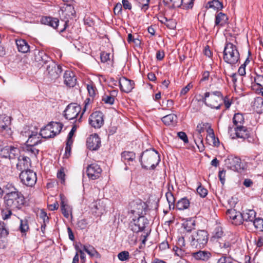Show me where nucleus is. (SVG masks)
<instances>
[{
	"instance_id": "63",
	"label": "nucleus",
	"mask_w": 263,
	"mask_h": 263,
	"mask_svg": "<svg viewBox=\"0 0 263 263\" xmlns=\"http://www.w3.org/2000/svg\"><path fill=\"white\" fill-rule=\"evenodd\" d=\"M87 224L86 220L81 219L78 221L77 226L81 230H83L86 228Z\"/></svg>"
},
{
	"instance_id": "59",
	"label": "nucleus",
	"mask_w": 263,
	"mask_h": 263,
	"mask_svg": "<svg viewBox=\"0 0 263 263\" xmlns=\"http://www.w3.org/2000/svg\"><path fill=\"white\" fill-rule=\"evenodd\" d=\"M122 5L120 3H117L114 9V12L115 15H120L122 13Z\"/></svg>"
},
{
	"instance_id": "24",
	"label": "nucleus",
	"mask_w": 263,
	"mask_h": 263,
	"mask_svg": "<svg viewBox=\"0 0 263 263\" xmlns=\"http://www.w3.org/2000/svg\"><path fill=\"white\" fill-rule=\"evenodd\" d=\"M11 119L10 117L5 115L0 116V128L6 130L9 136L12 133L10 127L11 123Z\"/></svg>"
},
{
	"instance_id": "17",
	"label": "nucleus",
	"mask_w": 263,
	"mask_h": 263,
	"mask_svg": "<svg viewBox=\"0 0 263 263\" xmlns=\"http://www.w3.org/2000/svg\"><path fill=\"white\" fill-rule=\"evenodd\" d=\"M19 153V149L13 146H7L2 149V154L3 157L8 158L9 159H14L18 157Z\"/></svg>"
},
{
	"instance_id": "9",
	"label": "nucleus",
	"mask_w": 263,
	"mask_h": 263,
	"mask_svg": "<svg viewBox=\"0 0 263 263\" xmlns=\"http://www.w3.org/2000/svg\"><path fill=\"white\" fill-rule=\"evenodd\" d=\"M81 110V106L76 103H70L64 110V117L67 120H71L79 118Z\"/></svg>"
},
{
	"instance_id": "49",
	"label": "nucleus",
	"mask_w": 263,
	"mask_h": 263,
	"mask_svg": "<svg viewBox=\"0 0 263 263\" xmlns=\"http://www.w3.org/2000/svg\"><path fill=\"white\" fill-rule=\"evenodd\" d=\"M255 228L260 231H263V219L256 218L253 222Z\"/></svg>"
},
{
	"instance_id": "12",
	"label": "nucleus",
	"mask_w": 263,
	"mask_h": 263,
	"mask_svg": "<svg viewBox=\"0 0 263 263\" xmlns=\"http://www.w3.org/2000/svg\"><path fill=\"white\" fill-rule=\"evenodd\" d=\"M148 224V221L144 216H139L137 218L133 219L130 224L131 230L134 232L138 233L143 231Z\"/></svg>"
},
{
	"instance_id": "18",
	"label": "nucleus",
	"mask_w": 263,
	"mask_h": 263,
	"mask_svg": "<svg viewBox=\"0 0 263 263\" xmlns=\"http://www.w3.org/2000/svg\"><path fill=\"white\" fill-rule=\"evenodd\" d=\"M86 145L90 150H97L101 146V140L99 136L96 134L90 135L87 138Z\"/></svg>"
},
{
	"instance_id": "58",
	"label": "nucleus",
	"mask_w": 263,
	"mask_h": 263,
	"mask_svg": "<svg viewBox=\"0 0 263 263\" xmlns=\"http://www.w3.org/2000/svg\"><path fill=\"white\" fill-rule=\"evenodd\" d=\"M52 17L50 16L43 17L41 19V22L45 25L51 26Z\"/></svg>"
},
{
	"instance_id": "56",
	"label": "nucleus",
	"mask_w": 263,
	"mask_h": 263,
	"mask_svg": "<svg viewBox=\"0 0 263 263\" xmlns=\"http://www.w3.org/2000/svg\"><path fill=\"white\" fill-rule=\"evenodd\" d=\"M65 176L63 168L60 169L57 173V177L60 180L62 184H64L65 183Z\"/></svg>"
},
{
	"instance_id": "22",
	"label": "nucleus",
	"mask_w": 263,
	"mask_h": 263,
	"mask_svg": "<svg viewBox=\"0 0 263 263\" xmlns=\"http://www.w3.org/2000/svg\"><path fill=\"white\" fill-rule=\"evenodd\" d=\"M64 82L68 87H74L77 83L74 72L70 70H66L64 74Z\"/></svg>"
},
{
	"instance_id": "29",
	"label": "nucleus",
	"mask_w": 263,
	"mask_h": 263,
	"mask_svg": "<svg viewBox=\"0 0 263 263\" xmlns=\"http://www.w3.org/2000/svg\"><path fill=\"white\" fill-rule=\"evenodd\" d=\"M81 246L83 249L91 257L97 258H101V255L93 246L90 245H82L81 244Z\"/></svg>"
},
{
	"instance_id": "64",
	"label": "nucleus",
	"mask_w": 263,
	"mask_h": 263,
	"mask_svg": "<svg viewBox=\"0 0 263 263\" xmlns=\"http://www.w3.org/2000/svg\"><path fill=\"white\" fill-rule=\"evenodd\" d=\"M193 87V85L191 83L188 84L185 87H183L180 91V96H184L187 93V92L191 89Z\"/></svg>"
},
{
	"instance_id": "50",
	"label": "nucleus",
	"mask_w": 263,
	"mask_h": 263,
	"mask_svg": "<svg viewBox=\"0 0 263 263\" xmlns=\"http://www.w3.org/2000/svg\"><path fill=\"white\" fill-rule=\"evenodd\" d=\"M254 81L256 84V85L253 86L254 87L256 85L259 88H261V89H263V76L257 75L256 77L254 78Z\"/></svg>"
},
{
	"instance_id": "52",
	"label": "nucleus",
	"mask_w": 263,
	"mask_h": 263,
	"mask_svg": "<svg viewBox=\"0 0 263 263\" xmlns=\"http://www.w3.org/2000/svg\"><path fill=\"white\" fill-rule=\"evenodd\" d=\"M100 59L102 63H108L110 61V54L109 53L102 52L100 55Z\"/></svg>"
},
{
	"instance_id": "21",
	"label": "nucleus",
	"mask_w": 263,
	"mask_h": 263,
	"mask_svg": "<svg viewBox=\"0 0 263 263\" xmlns=\"http://www.w3.org/2000/svg\"><path fill=\"white\" fill-rule=\"evenodd\" d=\"M131 213L134 215L139 216H143V212L145 211V204L144 202L139 200L137 202H133L132 203Z\"/></svg>"
},
{
	"instance_id": "19",
	"label": "nucleus",
	"mask_w": 263,
	"mask_h": 263,
	"mask_svg": "<svg viewBox=\"0 0 263 263\" xmlns=\"http://www.w3.org/2000/svg\"><path fill=\"white\" fill-rule=\"evenodd\" d=\"M119 86L121 91L129 93L134 88L135 83L133 80L122 77L119 80Z\"/></svg>"
},
{
	"instance_id": "62",
	"label": "nucleus",
	"mask_w": 263,
	"mask_h": 263,
	"mask_svg": "<svg viewBox=\"0 0 263 263\" xmlns=\"http://www.w3.org/2000/svg\"><path fill=\"white\" fill-rule=\"evenodd\" d=\"M73 143V141H71V143H69L68 141H66V146H65V156L68 157L70 156L71 153V146Z\"/></svg>"
},
{
	"instance_id": "8",
	"label": "nucleus",
	"mask_w": 263,
	"mask_h": 263,
	"mask_svg": "<svg viewBox=\"0 0 263 263\" xmlns=\"http://www.w3.org/2000/svg\"><path fill=\"white\" fill-rule=\"evenodd\" d=\"M227 167L232 171L241 173L245 169V165L241 159L237 157L230 156L225 161Z\"/></svg>"
},
{
	"instance_id": "48",
	"label": "nucleus",
	"mask_w": 263,
	"mask_h": 263,
	"mask_svg": "<svg viewBox=\"0 0 263 263\" xmlns=\"http://www.w3.org/2000/svg\"><path fill=\"white\" fill-rule=\"evenodd\" d=\"M165 196L167 201L169 204L170 209L171 208L172 206L174 209L175 206L174 203L175 200L173 194L171 192H168L166 193Z\"/></svg>"
},
{
	"instance_id": "26",
	"label": "nucleus",
	"mask_w": 263,
	"mask_h": 263,
	"mask_svg": "<svg viewBox=\"0 0 263 263\" xmlns=\"http://www.w3.org/2000/svg\"><path fill=\"white\" fill-rule=\"evenodd\" d=\"M242 221L253 222L256 218V212L254 210L246 209L241 213Z\"/></svg>"
},
{
	"instance_id": "10",
	"label": "nucleus",
	"mask_w": 263,
	"mask_h": 263,
	"mask_svg": "<svg viewBox=\"0 0 263 263\" xmlns=\"http://www.w3.org/2000/svg\"><path fill=\"white\" fill-rule=\"evenodd\" d=\"M25 130L22 132L21 134L23 136L28 137L26 144L35 146L41 143V133L39 134L37 130L32 131L29 129L27 130L25 129Z\"/></svg>"
},
{
	"instance_id": "23",
	"label": "nucleus",
	"mask_w": 263,
	"mask_h": 263,
	"mask_svg": "<svg viewBox=\"0 0 263 263\" xmlns=\"http://www.w3.org/2000/svg\"><path fill=\"white\" fill-rule=\"evenodd\" d=\"M34 59L40 64L47 65L49 61H52L44 51L36 50L34 52Z\"/></svg>"
},
{
	"instance_id": "6",
	"label": "nucleus",
	"mask_w": 263,
	"mask_h": 263,
	"mask_svg": "<svg viewBox=\"0 0 263 263\" xmlns=\"http://www.w3.org/2000/svg\"><path fill=\"white\" fill-rule=\"evenodd\" d=\"M63 127L61 123L51 122L41 130V135L46 139L53 138L60 133Z\"/></svg>"
},
{
	"instance_id": "3",
	"label": "nucleus",
	"mask_w": 263,
	"mask_h": 263,
	"mask_svg": "<svg viewBox=\"0 0 263 263\" xmlns=\"http://www.w3.org/2000/svg\"><path fill=\"white\" fill-rule=\"evenodd\" d=\"M4 199L7 208L13 211L21 209L25 203L24 196L19 191L9 195H5Z\"/></svg>"
},
{
	"instance_id": "57",
	"label": "nucleus",
	"mask_w": 263,
	"mask_h": 263,
	"mask_svg": "<svg viewBox=\"0 0 263 263\" xmlns=\"http://www.w3.org/2000/svg\"><path fill=\"white\" fill-rule=\"evenodd\" d=\"M173 250L175 252V254L178 256L181 257L184 255V248L175 246L173 248Z\"/></svg>"
},
{
	"instance_id": "39",
	"label": "nucleus",
	"mask_w": 263,
	"mask_h": 263,
	"mask_svg": "<svg viewBox=\"0 0 263 263\" xmlns=\"http://www.w3.org/2000/svg\"><path fill=\"white\" fill-rule=\"evenodd\" d=\"M60 15L61 21L64 22V27L59 30V32L61 33L64 32L68 26L70 15L67 13L66 10H62Z\"/></svg>"
},
{
	"instance_id": "11",
	"label": "nucleus",
	"mask_w": 263,
	"mask_h": 263,
	"mask_svg": "<svg viewBox=\"0 0 263 263\" xmlns=\"http://www.w3.org/2000/svg\"><path fill=\"white\" fill-rule=\"evenodd\" d=\"M234 133L233 134L231 133V132H232V129L230 128L229 129V132L232 139L240 138L244 140L245 139H249L250 137V131L246 126H241L234 127Z\"/></svg>"
},
{
	"instance_id": "4",
	"label": "nucleus",
	"mask_w": 263,
	"mask_h": 263,
	"mask_svg": "<svg viewBox=\"0 0 263 263\" xmlns=\"http://www.w3.org/2000/svg\"><path fill=\"white\" fill-rule=\"evenodd\" d=\"M223 60L227 63L235 66L240 60V54L237 47L231 43H227L223 50Z\"/></svg>"
},
{
	"instance_id": "51",
	"label": "nucleus",
	"mask_w": 263,
	"mask_h": 263,
	"mask_svg": "<svg viewBox=\"0 0 263 263\" xmlns=\"http://www.w3.org/2000/svg\"><path fill=\"white\" fill-rule=\"evenodd\" d=\"M29 229L28 221L26 219L21 220L20 230L22 233H26Z\"/></svg>"
},
{
	"instance_id": "32",
	"label": "nucleus",
	"mask_w": 263,
	"mask_h": 263,
	"mask_svg": "<svg viewBox=\"0 0 263 263\" xmlns=\"http://www.w3.org/2000/svg\"><path fill=\"white\" fill-rule=\"evenodd\" d=\"M100 202L101 200H99L92 202L91 205V208L92 212L95 213L97 216L102 215L105 210L104 206L101 205Z\"/></svg>"
},
{
	"instance_id": "36",
	"label": "nucleus",
	"mask_w": 263,
	"mask_h": 263,
	"mask_svg": "<svg viewBox=\"0 0 263 263\" xmlns=\"http://www.w3.org/2000/svg\"><path fill=\"white\" fill-rule=\"evenodd\" d=\"M61 211L64 217L66 218H68L70 214H71V209L70 206L66 204L64 201L62 196L61 195Z\"/></svg>"
},
{
	"instance_id": "33",
	"label": "nucleus",
	"mask_w": 263,
	"mask_h": 263,
	"mask_svg": "<svg viewBox=\"0 0 263 263\" xmlns=\"http://www.w3.org/2000/svg\"><path fill=\"white\" fill-rule=\"evenodd\" d=\"M228 17L226 14L222 12L218 13L215 17V25L224 26L227 23Z\"/></svg>"
},
{
	"instance_id": "1",
	"label": "nucleus",
	"mask_w": 263,
	"mask_h": 263,
	"mask_svg": "<svg viewBox=\"0 0 263 263\" xmlns=\"http://www.w3.org/2000/svg\"><path fill=\"white\" fill-rule=\"evenodd\" d=\"M158 153L154 149L146 150L141 155L140 161L142 167L145 169H154L159 162Z\"/></svg>"
},
{
	"instance_id": "53",
	"label": "nucleus",
	"mask_w": 263,
	"mask_h": 263,
	"mask_svg": "<svg viewBox=\"0 0 263 263\" xmlns=\"http://www.w3.org/2000/svg\"><path fill=\"white\" fill-rule=\"evenodd\" d=\"M118 257L121 261L127 260L129 257V252L127 251H122L118 254Z\"/></svg>"
},
{
	"instance_id": "45",
	"label": "nucleus",
	"mask_w": 263,
	"mask_h": 263,
	"mask_svg": "<svg viewBox=\"0 0 263 263\" xmlns=\"http://www.w3.org/2000/svg\"><path fill=\"white\" fill-rule=\"evenodd\" d=\"M164 2L172 7H179L183 2V0H164Z\"/></svg>"
},
{
	"instance_id": "35",
	"label": "nucleus",
	"mask_w": 263,
	"mask_h": 263,
	"mask_svg": "<svg viewBox=\"0 0 263 263\" xmlns=\"http://www.w3.org/2000/svg\"><path fill=\"white\" fill-rule=\"evenodd\" d=\"M24 152L26 155H29L30 157H35L38 154L39 150L36 149L34 145L26 144V146L24 148Z\"/></svg>"
},
{
	"instance_id": "37",
	"label": "nucleus",
	"mask_w": 263,
	"mask_h": 263,
	"mask_svg": "<svg viewBox=\"0 0 263 263\" xmlns=\"http://www.w3.org/2000/svg\"><path fill=\"white\" fill-rule=\"evenodd\" d=\"M233 122L235 127L243 126L244 118L242 114L240 113L235 114L233 118Z\"/></svg>"
},
{
	"instance_id": "14",
	"label": "nucleus",
	"mask_w": 263,
	"mask_h": 263,
	"mask_svg": "<svg viewBox=\"0 0 263 263\" xmlns=\"http://www.w3.org/2000/svg\"><path fill=\"white\" fill-rule=\"evenodd\" d=\"M103 114L101 111L93 112L89 118V123L95 128H100L104 124Z\"/></svg>"
},
{
	"instance_id": "16",
	"label": "nucleus",
	"mask_w": 263,
	"mask_h": 263,
	"mask_svg": "<svg viewBox=\"0 0 263 263\" xmlns=\"http://www.w3.org/2000/svg\"><path fill=\"white\" fill-rule=\"evenodd\" d=\"M227 218L235 225H240L242 223L241 213L231 209L227 210Z\"/></svg>"
},
{
	"instance_id": "46",
	"label": "nucleus",
	"mask_w": 263,
	"mask_h": 263,
	"mask_svg": "<svg viewBox=\"0 0 263 263\" xmlns=\"http://www.w3.org/2000/svg\"><path fill=\"white\" fill-rule=\"evenodd\" d=\"M208 125V123H201L198 124L197 128H196V131L198 133V137L199 138V141H200L201 143H202V139L201 138V134L203 133L204 130V128L206 126V125Z\"/></svg>"
},
{
	"instance_id": "27",
	"label": "nucleus",
	"mask_w": 263,
	"mask_h": 263,
	"mask_svg": "<svg viewBox=\"0 0 263 263\" xmlns=\"http://www.w3.org/2000/svg\"><path fill=\"white\" fill-rule=\"evenodd\" d=\"M208 135L206 138L207 142L209 145L217 146L219 143V140L216 138L213 130L209 127L207 129Z\"/></svg>"
},
{
	"instance_id": "20",
	"label": "nucleus",
	"mask_w": 263,
	"mask_h": 263,
	"mask_svg": "<svg viewBox=\"0 0 263 263\" xmlns=\"http://www.w3.org/2000/svg\"><path fill=\"white\" fill-rule=\"evenodd\" d=\"M31 166V160L28 156H20L18 157V162L16 164V168L19 171H25L29 170Z\"/></svg>"
},
{
	"instance_id": "42",
	"label": "nucleus",
	"mask_w": 263,
	"mask_h": 263,
	"mask_svg": "<svg viewBox=\"0 0 263 263\" xmlns=\"http://www.w3.org/2000/svg\"><path fill=\"white\" fill-rule=\"evenodd\" d=\"M150 0H135L136 5L145 12L149 8Z\"/></svg>"
},
{
	"instance_id": "55",
	"label": "nucleus",
	"mask_w": 263,
	"mask_h": 263,
	"mask_svg": "<svg viewBox=\"0 0 263 263\" xmlns=\"http://www.w3.org/2000/svg\"><path fill=\"white\" fill-rule=\"evenodd\" d=\"M165 25L170 29H174L176 26V22L173 19H167Z\"/></svg>"
},
{
	"instance_id": "5",
	"label": "nucleus",
	"mask_w": 263,
	"mask_h": 263,
	"mask_svg": "<svg viewBox=\"0 0 263 263\" xmlns=\"http://www.w3.org/2000/svg\"><path fill=\"white\" fill-rule=\"evenodd\" d=\"M208 236L205 230H198L193 233L190 238L191 246L194 248H203L208 242Z\"/></svg>"
},
{
	"instance_id": "44",
	"label": "nucleus",
	"mask_w": 263,
	"mask_h": 263,
	"mask_svg": "<svg viewBox=\"0 0 263 263\" xmlns=\"http://www.w3.org/2000/svg\"><path fill=\"white\" fill-rule=\"evenodd\" d=\"M9 234L8 229L4 222L0 221V238H5Z\"/></svg>"
},
{
	"instance_id": "47",
	"label": "nucleus",
	"mask_w": 263,
	"mask_h": 263,
	"mask_svg": "<svg viewBox=\"0 0 263 263\" xmlns=\"http://www.w3.org/2000/svg\"><path fill=\"white\" fill-rule=\"evenodd\" d=\"M223 235V231L222 228L220 226H217L214 229L213 232V238H220Z\"/></svg>"
},
{
	"instance_id": "31",
	"label": "nucleus",
	"mask_w": 263,
	"mask_h": 263,
	"mask_svg": "<svg viewBox=\"0 0 263 263\" xmlns=\"http://www.w3.org/2000/svg\"><path fill=\"white\" fill-rule=\"evenodd\" d=\"M117 93L118 91L117 90H112L108 94L105 93L102 97V100L106 104L112 105L115 102V98Z\"/></svg>"
},
{
	"instance_id": "61",
	"label": "nucleus",
	"mask_w": 263,
	"mask_h": 263,
	"mask_svg": "<svg viewBox=\"0 0 263 263\" xmlns=\"http://www.w3.org/2000/svg\"><path fill=\"white\" fill-rule=\"evenodd\" d=\"M12 211L13 210L7 209V210L2 211L3 219L6 220L9 218L12 215Z\"/></svg>"
},
{
	"instance_id": "40",
	"label": "nucleus",
	"mask_w": 263,
	"mask_h": 263,
	"mask_svg": "<svg viewBox=\"0 0 263 263\" xmlns=\"http://www.w3.org/2000/svg\"><path fill=\"white\" fill-rule=\"evenodd\" d=\"M206 7L218 11L222 9L223 5L221 2L218 0H213L208 2Z\"/></svg>"
},
{
	"instance_id": "2",
	"label": "nucleus",
	"mask_w": 263,
	"mask_h": 263,
	"mask_svg": "<svg viewBox=\"0 0 263 263\" xmlns=\"http://www.w3.org/2000/svg\"><path fill=\"white\" fill-rule=\"evenodd\" d=\"M200 100L206 106L219 109L223 103V96L219 91L206 92Z\"/></svg>"
},
{
	"instance_id": "7",
	"label": "nucleus",
	"mask_w": 263,
	"mask_h": 263,
	"mask_svg": "<svg viewBox=\"0 0 263 263\" xmlns=\"http://www.w3.org/2000/svg\"><path fill=\"white\" fill-rule=\"evenodd\" d=\"M19 177L23 184L29 187L33 186L37 180L36 173L31 170L22 171Z\"/></svg>"
},
{
	"instance_id": "30",
	"label": "nucleus",
	"mask_w": 263,
	"mask_h": 263,
	"mask_svg": "<svg viewBox=\"0 0 263 263\" xmlns=\"http://www.w3.org/2000/svg\"><path fill=\"white\" fill-rule=\"evenodd\" d=\"M15 42L18 51L22 53H27L29 51L30 47L25 40H16Z\"/></svg>"
},
{
	"instance_id": "54",
	"label": "nucleus",
	"mask_w": 263,
	"mask_h": 263,
	"mask_svg": "<svg viewBox=\"0 0 263 263\" xmlns=\"http://www.w3.org/2000/svg\"><path fill=\"white\" fill-rule=\"evenodd\" d=\"M197 192L202 198L205 197L208 194V190L201 185L197 187Z\"/></svg>"
},
{
	"instance_id": "28",
	"label": "nucleus",
	"mask_w": 263,
	"mask_h": 263,
	"mask_svg": "<svg viewBox=\"0 0 263 263\" xmlns=\"http://www.w3.org/2000/svg\"><path fill=\"white\" fill-rule=\"evenodd\" d=\"M177 116L172 114L164 116L161 120L166 125H174L177 123Z\"/></svg>"
},
{
	"instance_id": "13",
	"label": "nucleus",
	"mask_w": 263,
	"mask_h": 263,
	"mask_svg": "<svg viewBox=\"0 0 263 263\" xmlns=\"http://www.w3.org/2000/svg\"><path fill=\"white\" fill-rule=\"evenodd\" d=\"M46 69L49 78L51 80L58 78L62 71V67L57 65L53 61H49V63L46 65Z\"/></svg>"
},
{
	"instance_id": "38",
	"label": "nucleus",
	"mask_w": 263,
	"mask_h": 263,
	"mask_svg": "<svg viewBox=\"0 0 263 263\" xmlns=\"http://www.w3.org/2000/svg\"><path fill=\"white\" fill-rule=\"evenodd\" d=\"M190 206V201L186 198H183L179 200L176 204V208L179 210H183L187 209Z\"/></svg>"
},
{
	"instance_id": "34",
	"label": "nucleus",
	"mask_w": 263,
	"mask_h": 263,
	"mask_svg": "<svg viewBox=\"0 0 263 263\" xmlns=\"http://www.w3.org/2000/svg\"><path fill=\"white\" fill-rule=\"evenodd\" d=\"M121 158L125 164H130V162L133 161L135 159V154L133 152L125 151L121 154Z\"/></svg>"
},
{
	"instance_id": "60",
	"label": "nucleus",
	"mask_w": 263,
	"mask_h": 263,
	"mask_svg": "<svg viewBox=\"0 0 263 263\" xmlns=\"http://www.w3.org/2000/svg\"><path fill=\"white\" fill-rule=\"evenodd\" d=\"M224 255L219 258L217 263H233L232 258L228 257Z\"/></svg>"
},
{
	"instance_id": "43",
	"label": "nucleus",
	"mask_w": 263,
	"mask_h": 263,
	"mask_svg": "<svg viewBox=\"0 0 263 263\" xmlns=\"http://www.w3.org/2000/svg\"><path fill=\"white\" fill-rule=\"evenodd\" d=\"M3 190L6 192L5 195H9L12 193L13 194V193L18 192V190L11 183L6 184L4 187Z\"/></svg>"
},
{
	"instance_id": "15",
	"label": "nucleus",
	"mask_w": 263,
	"mask_h": 263,
	"mask_svg": "<svg viewBox=\"0 0 263 263\" xmlns=\"http://www.w3.org/2000/svg\"><path fill=\"white\" fill-rule=\"evenodd\" d=\"M102 172V169L97 163H92L87 167L86 173L89 179L95 180L99 178Z\"/></svg>"
},
{
	"instance_id": "41",
	"label": "nucleus",
	"mask_w": 263,
	"mask_h": 263,
	"mask_svg": "<svg viewBox=\"0 0 263 263\" xmlns=\"http://www.w3.org/2000/svg\"><path fill=\"white\" fill-rule=\"evenodd\" d=\"M219 247L224 255H227L231 250V243L229 241L219 242Z\"/></svg>"
},
{
	"instance_id": "25",
	"label": "nucleus",
	"mask_w": 263,
	"mask_h": 263,
	"mask_svg": "<svg viewBox=\"0 0 263 263\" xmlns=\"http://www.w3.org/2000/svg\"><path fill=\"white\" fill-rule=\"evenodd\" d=\"M192 256L195 259L208 261L212 256L211 253L207 251H199L196 252L192 253Z\"/></svg>"
}]
</instances>
